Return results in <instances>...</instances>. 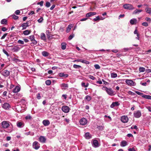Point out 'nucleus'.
Returning <instances> with one entry per match:
<instances>
[{"label":"nucleus","instance_id":"1","mask_svg":"<svg viewBox=\"0 0 151 151\" xmlns=\"http://www.w3.org/2000/svg\"><path fill=\"white\" fill-rule=\"evenodd\" d=\"M102 89L106 91L107 93L109 95L113 96L115 94L113 90L111 88H108L104 86Z\"/></svg>","mask_w":151,"mask_h":151},{"label":"nucleus","instance_id":"2","mask_svg":"<svg viewBox=\"0 0 151 151\" xmlns=\"http://www.w3.org/2000/svg\"><path fill=\"white\" fill-rule=\"evenodd\" d=\"M0 73L2 75L5 77H7L10 74V72L6 69H4L0 71Z\"/></svg>","mask_w":151,"mask_h":151},{"label":"nucleus","instance_id":"3","mask_svg":"<svg viewBox=\"0 0 151 151\" xmlns=\"http://www.w3.org/2000/svg\"><path fill=\"white\" fill-rule=\"evenodd\" d=\"M123 7L126 9L130 10H133L134 9L133 6L130 4H126L123 5Z\"/></svg>","mask_w":151,"mask_h":151},{"label":"nucleus","instance_id":"4","mask_svg":"<svg viewBox=\"0 0 151 151\" xmlns=\"http://www.w3.org/2000/svg\"><path fill=\"white\" fill-rule=\"evenodd\" d=\"M125 82L127 84L130 86H134L136 85V83L131 80L126 79Z\"/></svg>","mask_w":151,"mask_h":151},{"label":"nucleus","instance_id":"5","mask_svg":"<svg viewBox=\"0 0 151 151\" xmlns=\"http://www.w3.org/2000/svg\"><path fill=\"white\" fill-rule=\"evenodd\" d=\"M1 124L3 128H6L9 126V123L7 121H3L2 122Z\"/></svg>","mask_w":151,"mask_h":151},{"label":"nucleus","instance_id":"6","mask_svg":"<svg viewBox=\"0 0 151 151\" xmlns=\"http://www.w3.org/2000/svg\"><path fill=\"white\" fill-rule=\"evenodd\" d=\"M32 146L33 148L35 150L38 149L40 147V144L37 141H35L33 143Z\"/></svg>","mask_w":151,"mask_h":151},{"label":"nucleus","instance_id":"7","mask_svg":"<svg viewBox=\"0 0 151 151\" xmlns=\"http://www.w3.org/2000/svg\"><path fill=\"white\" fill-rule=\"evenodd\" d=\"M134 117L137 118L140 117L141 116V111L139 110H138L134 112Z\"/></svg>","mask_w":151,"mask_h":151},{"label":"nucleus","instance_id":"8","mask_svg":"<svg viewBox=\"0 0 151 151\" xmlns=\"http://www.w3.org/2000/svg\"><path fill=\"white\" fill-rule=\"evenodd\" d=\"M62 110L64 112L67 113L69 112L70 109L68 106H62Z\"/></svg>","mask_w":151,"mask_h":151},{"label":"nucleus","instance_id":"9","mask_svg":"<svg viewBox=\"0 0 151 151\" xmlns=\"http://www.w3.org/2000/svg\"><path fill=\"white\" fill-rule=\"evenodd\" d=\"M121 120L122 122L126 123L128 122V119L127 116H123L121 117Z\"/></svg>","mask_w":151,"mask_h":151},{"label":"nucleus","instance_id":"10","mask_svg":"<svg viewBox=\"0 0 151 151\" xmlns=\"http://www.w3.org/2000/svg\"><path fill=\"white\" fill-rule=\"evenodd\" d=\"M87 121L85 118H82L80 121V124L83 125H86L87 123Z\"/></svg>","mask_w":151,"mask_h":151},{"label":"nucleus","instance_id":"11","mask_svg":"<svg viewBox=\"0 0 151 151\" xmlns=\"http://www.w3.org/2000/svg\"><path fill=\"white\" fill-rule=\"evenodd\" d=\"M93 146L95 147H98L99 146L98 142L96 140H94L93 141L92 143Z\"/></svg>","mask_w":151,"mask_h":151},{"label":"nucleus","instance_id":"12","mask_svg":"<svg viewBox=\"0 0 151 151\" xmlns=\"http://www.w3.org/2000/svg\"><path fill=\"white\" fill-rule=\"evenodd\" d=\"M120 105L119 103L117 101L113 102L110 105L111 108H113L114 107L119 106Z\"/></svg>","mask_w":151,"mask_h":151},{"label":"nucleus","instance_id":"13","mask_svg":"<svg viewBox=\"0 0 151 151\" xmlns=\"http://www.w3.org/2000/svg\"><path fill=\"white\" fill-rule=\"evenodd\" d=\"M2 107L7 110L9 109L10 107V106L9 104L5 103L3 105Z\"/></svg>","mask_w":151,"mask_h":151},{"label":"nucleus","instance_id":"14","mask_svg":"<svg viewBox=\"0 0 151 151\" xmlns=\"http://www.w3.org/2000/svg\"><path fill=\"white\" fill-rule=\"evenodd\" d=\"M39 140L40 142L44 143L45 142L46 139L45 137L41 136L39 137Z\"/></svg>","mask_w":151,"mask_h":151},{"label":"nucleus","instance_id":"15","mask_svg":"<svg viewBox=\"0 0 151 151\" xmlns=\"http://www.w3.org/2000/svg\"><path fill=\"white\" fill-rule=\"evenodd\" d=\"M17 125L19 128H22L24 126V124L22 122H17Z\"/></svg>","mask_w":151,"mask_h":151},{"label":"nucleus","instance_id":"16","mask_svg":"<svg viewBox=\"0 0 151 151\" xmlns=\"http://www.w3.org/2000/svg\"><path fill=\"white\" fill-rule=\"evenodd\" d=\"M84 136L87 139H89L92 137L91 135L89 132L86 133Z\"/></svg>","mask_w":151,"mask_h":151},{"label":"nucleus","instance_id":"17","mask_svg":"<svg viewBox=\"0 0 151 151\" xmlns=\"http://www.w3.org/2000/svg\"><path fill=\"white\" fill-rule=\"evenodd\" d=\"M62 89H66L68 87V85L67 83H62L60 85Z\"/></svg>","mask_w":151,"mask_h":151},{"label":"nucleus","instance_id":"18","mask_svg":"<svg viewBox=\"0 0 151 151\" xmlns=\"http://www.w3.org/2000/svg\"><path fill=\"white\" fill-rule=\"evenodd\" d=\"M42 123L45 126H48L50 124V122L48 120H44L42 121Z\"/></svg>","mask_w":151,"mask_h":151},{"label":"nucleus","instance_id":"19","mask_svg":"<svg viewBox=\"0 0 151 151\" xmlns=\"http://www.w3.org/2000/svg\"><path fill=\"white\" fill-rule=\"evenodd\" d=\"M96 12H89L86 15V17H88L96 15Z\"/></svg>","mask_w":151,"mask_h":151},{"label":"nucleus","instance_id":"20","mask_svg":"<svg viewBox=\"0 0 151 151\" xmlns=\"http://www.w3.org/2000/svg\"><path fill=\"white\" fill-rule=\"evenodd\" d=\"M29 26L28 22H27L26 23H24L22 24V27H23V29H25L27 27Z\"/></svg>","mask_w":151,"mask_h":151},{"label":"nucleus","instance_id":"21","mask_svg":"<svg viewBox=\"0 0 151 151\" xmlns=\"http://www.w3.org/2000/svg\"><path fill=\"white\" fill-rule=\"evenodd\" d=\"M20 90V88L18 86H16L15 88L13 89V92L14 93H16L19 92Z\"/></svg>","mask_w":151,"mask_h":151},{"label":"nucleus","instance_id":"22","mask_svg":"<svg viewBox=\"0 0 151 151\" xmlns=\"http://www.w3.org/2000/svg\"><path fill=\"white\" fill-rule=\"evenodd\" d=\"M127 145V142L123 140L120 143V146L122 147H125Z\"/></svg>","mask_w":151,"mask_h":151},{"label":"nucleus","instance_id":"23","mask_svg":"<svg viewBox=\"0 0 151 151\" xmlns=\"http://www.w3.org/2000/svg\"><path fill=\"white\" fill-rule=\"evenodd\" d=\"M73 25L72 24H70L68 25L67 28L66 32L67 33L69 32L70 31V29H71Z\"/></svg>","mask_w":151,"mask_h":151},{"label":"nucleus","instance_id":"24","mask_svg":"<svg viewBox=\"0 0 151 151\" xmlns=\"http://www.w3.org/2000/svg\"><path fill=\"white\" fill-rule=\"evenodd\" d=\"M137 20L136 19H133L130 20V23L132 24H135L137 22Z\"/></svg>","mask_w":151,"mask_h":151},{"label":"nucleus","instance_id":"25","mask_svg":"<svg viewBox=\"0 0 151 151\" xmlns=\"http://www.w3.org/2000/svg\"><path fill=\"white\" fill-rule=\"evenodd\" d=\"M20 49V48L19 47L17 46H15L12 48V50L13 51L17 52Z\"/></svg>","mask_w":151,"mask_h":151},{"label":"nucleus","instance_id":"26","mask_svg":"<svg viewBox=\"0 0 151 151\" xmlns=\"http://www.w3.org/2000/svg\"><path fill=\"white\" fill-rule=\"evenodd\" d=\"M142 10H139L136 9L133 12V14H138L139 13L142 12Z\"/></svg>","mask_w":151,"mask_h":151},{"label":"nucleus","instance_id":"27","mask_svg":"<svg viewBox=\"0 0 151 151\" xmlns=\"http://www.w3.org/2000/svg\"><path fill=\"white\" fill-rule=\"evenodd\" d=\"M40 37L41 39L43 40H46L45 35L44 33H42L41 34Z\"/></svg>","mask_w":151,"mask_h":151},{"label":"nucleus","instance_id":"28","mask_svg":"<svg viewBox=\"0 0 151 151\" xmlns=\"http://www.w3.org/2000/svg\"><path fill=\"white\" fill-rule=\"evenodd\" d=\"M59 76L60 77H67L68 76V74H65L63 73H60L59 74Z\"/></svg>","mask_w":151,"mask_h":151},{"label":"nucleus","instance_id":"29","mask_svg":"<svg viewBox=\"0 0 151 151\" xmlns=\"http://www.w3.org/2000/svg\"><path fill=\"white\" fill-rule=\"evenodd\" d=\"M42 54L43 56L47 57L49 55V53L47 52L43 51L42 52Z\"/></svg>","mask_w":151,"mask_h":151},{"label":"nucleus","instance_id":"30","mask_svg":"<svg viewBox=\"0 0 151 151\" xmlns=\"http://www.w3.org/2000/svg\"><path fill=\"white\" fill-rule=\"evenodd\" d=\"M142 97L145 99L151 100V96L148 95H143Z\"/></svg>","mask_w":151,"mask_h":151},{"label":"nucleus","instance_id":"31","mask_svg":"<svg viewBox=\"0 0 151 151\" xmlns=\"http://www.w3.org/2000/svg\"><path fill=\"white\" fill-rule=\"evenodd\" d=\"M81 85L82 87L86 88L88 86L89 83H87L86 84L84 82H82L81 83Z\"/></svg>","mask_w":151,"mask_h":151},{"label":"nucleus","instance_id":"32","mask_svg":"<svg viewBox=\"0 0 151 151\" xmlns=\"http://www.w3.org/2000/svg\"><path fill=\"white\" fill-rule=\"evenodd\" d=\"M91 97L89 95L86 96L85 98V100H87L88 101H89L91 100Z\"/></svg>","mask_w":151,"mask_h":151},{"label":"nucleus","instance_id":"33","mask_svg":"<svg viewBox=\"0 0 151 151\" xmlns=\"http://www.w3.org/2000/svg\"><path fill=\"white\" fill-rule=\"evenodd\" d=\"M146 12L149 14H151V8L148 7H147L145 8Z\"/></svg>","mask_w":151,"mask_h":151},{"label":"nucleus","instance_id":"34","mask_svg":"<svg viewBox=\"0 0 151 151\" xmlns=\"http://www.w3.org/2000/svg\"><path fill=\"white\" fill-rule=\"evenodd\" d=\"M31 31L28 30H26L23 32V34L25 35H27L29 34Z\"/></svg>","mask_w":151,"mask_h":151},{"label":"nucleus","instance_id":"35","mask_svg":"<svg viewBox=\"0 0 151 151\" xmlns=\"http://www.w3.org/2000/svg\"><path fill=\"white\" fill-rule=\"evenodd\" d=\"M1 24H6L7 23V20L6 19H2L1 21Z\"/></svg>","mask_w":151,"mask_h":151},{"label":"nucleus","instance_id":"36","mask_svg":"<svg viewBox=\"0 0 151 151\" xmlns=\"http://www.w3.org/2000/svg\"><path fill=\"white\" fill-rule=\"evenodd\" d=\"M66 47V44L65 42H63L61 44V48L63 50H65Z\"/></svg>","mask_w":151,"mask_h":151},{"label":"nucleus","instance_id":"37","mask_svg":"<svg viewBox=\"0 0 151 151\" xmlns=\"http://www.w3.org/2000/svg\"><path fill=\"white\" fill-rule=\"evenodd\" d=\"M116 73H111V76L112 78H115L117 77Z\"/></svg>","mask_w":151,"mask_h":151},{"label":"nucleus","instance_id":"38","mask_svg":"<svg viewBox=\"0 0 151 151\" xmlns=\"http://www.w3.org/2000/svg\"><path fill=\"white\" fill-rule=\"evenodd\" d=\"M25 135H30L31 136H33L34 134V132H26L24 133Z\"/></svg>","mask_w":151,"mask_h":151},{"label":"nucleus","instance_id":"39","mask_svg":"<svg viewBox=\"0 0 151 151\" xmlns=\"http://www.w3.org/2000/svg\"><path fill=\"white\" fill-rule=\"evenodd\" d=\"M100 19L103 20V19H100L99 17V16H98L96 17V18H94L93 19V21H99Z\"/></svg>","mask_w":151,"mask_h":151},{"label":"nucleus","instance_id":"40","mask_svg":"<svg viewBox=\"0 0 151 151\" xmlns=\"http://www.w3.org/2000/svg\"><path fill=\"white\" fill-rule=\"evenodd\" d=\"M73 67L76 69L80 68L81 67V66L79 65L74 64L73 65Z\"/></svg>","mask_w":151,"mask_h":151},{"label":"nucleus","instance_id":"41","mask_svg":"<svg viewBox=\"0 0 151 151\" xmlns=\"http://www.w3.org/2000/svg\"><path fill=\"white\" fill-rule=\"evenodd\" d=\"M139 70L140 72H144L145 70V69L143 67H140L139 68Z\"/></svg>","mask_w":151,"mask_h":151},{"label":"nucleus","instance_id":"42","mask_svg":"<svg viewBox=\"0 0 151 151\" xmlns=\"http://www.w3.org/2000/svg\"><path fill=\"white\" fill-rule=\"evenodd\" d=\"M81 62L82 63L86 64H89V63L88 61L86 60H82L81 59Z\"/></svg>","mask_w":151,"mask_h":151},{"label":"nucleus","instance_id":"43","mask_svg":"<svg viewBox=\"0 0 151 151\" xmlns=\"http://www.w3.org/2000/svg\"><path fill=\"white\" fill-rule=\"evenodd\" d=\"M51 83V81L50 80H47L45 81V83L47 85H50Z\"/></svg>","mask_w":151,"mask_h":151},{"label":"nucleus","instance_id":"44","mask_svg":"<svg viewBox=\"0 0 151 151\" xmlns=\"http://www.w3.org/2000/svg\"><path fill=\"white\" fill-rule=\"evenodd\" d=\"M12 17L15 20L17 19L19 17L18 16L15 15V14H13L12 16Z\"/></svg>","mask_w":151,"mask_h":151},{"label":"nucleus","instance_id":"45","mask_svg":"<svg viewBox=\"0 0 151 151\" xmlns=\"http://www.w3.org/2000/svg\"><path fill=\"white\" fill-rule=\"evenodd\" d=\"M135 92L136 93H137V94H138V95H139V96H142H142H143V95H144L143 94V93H140V92H139V91H135Z\"/></svg>","mask_w":151,"mask_h":151},{"label":"nucleus","instance_id":"46","mask_svg":"<svg viewBox=\"0 0 151 151\" xmlns=\"http://www.w3.org/2000/svg\"><path fill=\"white\" fill-rule=\"evenodd\" d=\"M17 43L18 44H21V45H23L24 44V41L21 40H19L17 41Z\"/></svg>","mask_w":151,"mask_h":151},{"label":"nucleus","instance_id":"47","mask_svg":"<svg viewBox=\"0 0 151 151\" xmlns=\"http://www.w3.org/2000/svg\"><path fill=\"white\" fill-rule=\"evenodd\" d=\"M74 34H72L69 36L68 39L69 40H70L74 37Z\"/></svg>","mask_w":151,"mask_h":151},{"label":"nucleus","instance_id":"48","mask_svg":"<svg viewBox=\"0 0 151 151\" xmlns=\"http://www.w3.org/2000/svg\"><path fill=\"white\" fill-rule=\"evenodd\" d=\"M98 128L99 130L101 131L103 130L104 129V127L101 126H99L98 127Z\"/></svg>","mask_w":151,"mask_h":151},{"label":"nucleus","instance_id":"49","mask_svg":"<svg viewBox=\"0 0 151 151\" xmlns=\"http://www.w3.org/2000/svg\"><path fill=\"white\" fill-rule=\"evenodd\" d=\"M43 20L42 17H41L40 18L37 20V21L39 23H42Z\"/></svg>","mask_w":151,"mask_h":151},{"label":"nucleus","instance_id":"50","mask_svg":"<svg viewBox=\"0 0 151 151\" xmlns=\"http://www.w3.org/2000/svg\"><path fill=\"white\" fill-rule=\"evenodd\" d=\"M50 6V3L48 1H47L46 2V4H45V6L47 7H49Z\"/></svg>","mask_w":151,"mask_h":151},{"label":"nucleus","instance_id":"51","mask_svg":"<svg viewBox=\"0 0 151 151\" xmlns=\"http://www.w3.org/2000/svg\"><path fill=\"white\" fill-rule=\"evenodd\" d=\"M13 60L16 63L19 62L20 61V60L16 58H14L13 59Z\"/></svg>","mask_w":151,"mask_h":151},{"label":"nucleus","instance_id":"52","mask_svg":"<svg viewBox=\"0 0 151 151\" xmlns=\"http://www.w3.org/2000/svg\"><path fill=\"white\" fill-rule=\"evenodd\" d=\"M3 52L7 56H9V55L8 54V53L7 52L5 49H3Z\"/></svg>","mask_w":151,"mask_h":151},{"label":"nucleus","instance_id":"53","mask_svg":"<svg viewBox=\"0 0 151 151\" xmlns=\"http://www.w3.org/2000/svg\"><path fill=\"white\" fill-rule=\"evenodd\" d=\"M142 25L145 27H147L148 25V23L147 22H144L142 23Z\"/></svg>","mask_w":151,"mask_h":151},{"label":"nucleus","instance_id":"54","mask_svg":"<svg viewBox=\"0 0 151 151\" xmlns=\"http://www.w3.org/2000/svg\"><path fill=\"white\" fill-rule=\"evenodd\" d=\"M99 81H97L96 82V83H99L100 84H102V81H101V79L100 78H99L98 79Z\"/></svg>","mask_w":151,"mask_h":151},{"label":"nucleus","instance_id":"55","mask_svg":"<svg viewBox=\"0 0 151 151\" xmlns=\"http://www.w3.org/2000/svg\"><path fill=\"white\" fill-rule=\"evenodd\" d=\"M94 67L96 69H99L100 68V66L98 64H96L94 65Z\"/></svg>","mask_w":151,"mask_h":151},{"label":"nucleus","instance_id":"56","mask_svg":"<svg viewBox=\"0 0 151 151\" xmlns=\"http://www.w3.org/2000/svg\"><path fill=\"white\" fill-rule=\"evenodd\" d=\"M32 118L31 116L30 115H27L25 117V119H29Z\"/></svg>","mask_w":151,"mask_h":151},{"label":"nucleus","instance_id":"57","mask_svg":"<svg viewBox=\"0 0 151 151\" xmlns=\"http://www.w3.org/2000/svg\"><path fill=\"white\" fill-rule=\"evenodd\" d=\"M32 43L31 44H33V45H36L37 43V41L35 40V39L32 41Z\"/></svg>","mask_w":151,"mask_h":151},{"label":"nucleus","instance_id":"58","mask_svg":"<svg viewBox=\"0 0 151 151\" xmlns=\"http://www.w3.org/2000/svg\"><path fill=\"white\" fill-rule=\"evenodd\" d=\"M128 93L129 95H135V93L132 92L131 91H129L128 92Z\"/></svg>","mask_w":151,"mask_h":151},{"label":"nucleus","instance_id":"59","mask_svg":"<svg viewBox=\"0 0 151 151\" xmlns=\"http://www.w3.org/2000/svg\"><path fill=\"white\" fill-rule=\"evenodd\" d=\"M7 33H5L4 34L3 36L1 37V39L2 40L4 39L5 37L7 35Z\"/></svg>","mask_w":151,"mask_h":151},{"label":"nucleus","instance_id":"60","mask_svg":"<svg viewBox=\"0 0 151 151\" xmlns=\"http://www.w3.org/2000/svg\"><path fill=\"white\" fill-rule=\"evenodd\" d=\"M131 129H137V126L136 125L132 126L131 127Z\"/></svg>","mask_w":151,"mask_h":151},{"label":"nucleus","instance_id":"61","mask_svg":"<svg viewBox=\"0 0 151 151\" xmlns=\"http://www.w3.org/2000/svg\"><path fill=\"white\" fill-rule=\"evenodd\" d=\"M134 33L135 34H137V36H139V34L137 33V29H136L134 30Z\"/></svg>","mask_w":151,"mask_h":151},{"label":"nucleus","instance_id":"62","mask_svg":"<svg viewBox=\"0 0 151 151\" xmlns=\"http://www.w3.org/2000/svg\"><path fill=\"white\" fill-rule=\"evenodd\" d=\"M41 97L40 96V93H38L37 96V98L38 99H41Z\"/></svg>","mask_w":151,"mask_h":151},{"label":"nucleus","instance_id":"63","mask_svg":"<svg viewBox=\"0 0 151 151\" xmlns=\"http://www.w3.org/2000/svg\"><path fill=\"white\" fill-rule=\"evenodd\" d=\"M129 151H136L134 147L129 148L128 149Z\"/></svg>","mask_w":151,"mask_h":151},{"label":"nucleus","instance_id":"64","mask_svg":"<svg viewBox=\"0 0 151 151\" xmlns=\"http://www.w3.org/2000/svg\"><path fill=\"white\" fill-rule=\"evenodd\" d=\"M146 108L148 109L149 111L150 112H151V107L149 106H146Z\"/></svg>","mask_w":151,"mask_h":151}]
</instances>
